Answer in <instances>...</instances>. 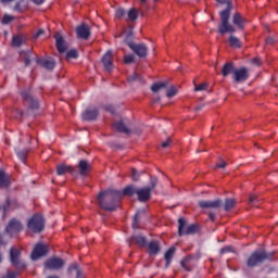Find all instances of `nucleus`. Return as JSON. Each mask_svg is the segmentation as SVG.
I'll return each mask as SVG.
<instances>
[{
	"instance_id": "f257e3e1",
	"label": "nucleus",
	"mask_w": 278,
	"mask_h": 278,
	"mask_svg": "<svg viewBox=\"0 0 278 278\" xmlns=\"http://www.w3.org/2000/svg\"><path fill=\"white\" fill-rule=\"evenodd\" d=\"M122 197H125L123 191L109 189L99 193L98 203L102 210H105L106 212H115L118 205H121Z\"/></svg>"
},
{
	"instance_id": "f03ea898",
	"label": "nucleus",
	"mask_w": 278,
	"mask_h": 278,
	"mask_svg": "<svg viewBox=\"0 0 278 278\" xmlns=\"http://www.w3.org/2000/svg\"><path fill=\"white\" fill-rule=\"evenodd\" d=\"M217 3H220V5H227V8L224 11L219 12L220 21L218 31L222 35L225 34H236V27L229 23V18H231V10L233 5L231 4V0H216Z\"/></svg>"
},
{
	"instance_id": "7ed1b4c3",
	"label": "nucleus",
	"mask_w": 278,
	"mask_h": 278,
	"mask_svg": "<svg viewBox=\"0 0 278 278\" xmlns=\"http://www.w3.org/2000/svg\"><path fill=\"white\" fill-rule=\"evenodd\" d=\"M123 194L127 197H132V194H137L138 201H140V203H147V201L151 199V188L143 187L138 189L135 186H128L124 188Z\"/></svg>"
},
{
	"instance_id": "20e7f679",
	"label": "nucleus",
	"mask_w": 278,
	"mask_h": 278,
	"mask_svg": "<svg viewBox=\"0 0 278 278\" xmlns=\"http://www.w3.org/2000/svg\"><path fill=\"white\" fill-rule=\"evenodd\" d=\"M273 257V254L266 252V251H255L250 255L248 258V266L249 268H255L258 264H262L263 262H266V260H270Z\"/></svg>"
},
{
	"instance_id": "39448f33",
	"label": "nucleus",
	"mask_w": 278,
	"mask_h": 278,
	"mask_svg": "<svg viewBox=\"0 0 278 278\" xmlns=\"http://www.w3.org/2000/svg\"><path fill=\"white\" fill-rule=\"evenodd\" d=\"M131 36H134V33L129 31L125 39L126 45L129 46L131 51H134V53H136V55H138L139 58H147L149 53V49L147 48V45L144 43L136 45L132 41H129V38H131Z\"/></svg>"
},
{
	"instance_id": "423d86ee",
	"label": "nucleus",
	"mask_w": 278,
	"mask_h": 278,
	"mask_svg": "<svg viewBox=\"0 0 278 278\" xmlns=\"http://www.w3.org/2000/svg\"><path fill=\"white\" fill-rule=\"evenodd\" d=\"M28 229L34 233H40L45 229V217L41 215H34L27 224Z\"/></svg>"
},
{
	"instance_id": "0eeeda50",
	"label": "nucleus",
	"mask_w": 278,
	"mask_h": 278,
	"mask_svg": "<svg viewBox=\"0 0 278 278\" xmlns=\"http://www.w3.org/2000/svg\"><path fill=\"white\" fill-rule=\"evenodd\" d=\"M66 262L64 261V258L53 256L45 262V268H47V270H62Z\"/></svg>"
},
{
	"instance_id": "6e6552de",
	"label": "nucleus",
	"mask_w": 278,
	"mask_h": 278,
	"mask_svg": "<svg viewBox=\"0 0 278 278\" xmlns=\"http://www.w3.org/2000/svg\"><path fill=\"white\" fill-rule=\"evenodd\" d=\"M178 224H179L178 226L179 236H190L191 233H197L199 229L194 224L186 227V219L184 218H179Z\"/></svg>"
},
{
	"instance_id": "1a4fd4ad",
	"label": "nucleus",
	"mask_w": 278,
	"mask_h": 278,
	"mask_svg": "<svg viewBox=\"0 0 278 278\" xmlns=\"http://www.w3.org/2000/svg\"><path fill=\"white\" fill-rule=\"evenodd\" d=\"M129 127H131V122L125 117L114 123V128L116 131H119V134H131Z\"/></svg>"
},
{
	"instance_id": "9d476101",
	"label": "nucleus",
	"mask_w": 278,
	"mask_h": 278,
	"mask_svg": "<svg viewBox=\"0 0 278 278\" xmlns=\"http://www.w3.org/2000/svg\"><path fill=\"white\" fill-rule=\"evenodd\" d=\"M5 231L10 236H16V233L23 231V224H21L16 218H13L9 222Z\"/></svg>"
},
{
	"instance_id": "9b49d317",
	"label": "nucleus",
	"mask_w": 278,
	"mask_h": 278,
	"mask_svg": "<svg viewBox=\"0 0 278 278\" xmlns=\"http://www.w3.org/2000/svg\"><path fill=\"white\" fill-rule=\"evenodd\" d=\"M47 253H49V249L47 248V245L38 243L33 250L31 260L36 262L37 260H40V257H45Z\"/></svg>"
},
{
	"instance_id": "f8f14e48",
	"label": "nucleus",
	"mask_w": 278,
	"mask_h": 278,
	"mask_svg": "<svg viewBox=\"0 0 278 278\" xmlns=\"http://www.w3.org/2000/svg\"><path fill=\"white\" fill-rule=\"evenodd\" d=\"M232 77L237 84H242V81L249 79V70H247V67L236 68Z\"/></svg>"
},
{
	"instance_id": "ddd939ff",
	"label": "nucleus",
	"mask_w": 278,
	"mask_h": 278,
	"mask_svg": "<svg viewBox=\"0 0 278 278\" xmlns=\"http://www.w3.org/2000/svg\"><path fill=\"white\" fill-rule=\"evenodd\" d=\"M21 94L23 101H25L31 110H38V100L34 99L30 90H24Z\"/></svg>"
},
{
	"instance_id": "4468645a",
	"label": "nucleus",
	"mask_w": 278,
	"mask_h": 278,
	"mask_svg": "<svg viewBox=\"0 0 278 278\" xmlns=\"http://www.w3.org/2000/svg\"><path fill=\"white\" fill-rule=\"evenodd\" d=\"M10 257L13 266H15L16 268H25V264L21 263V260H18V257H21V252L18 251V249L11 248Z\"/></svg>"
},
{
	"instance_id": "2eb2a0df",
	"label": "nucleus",
	"mask_w": 278,
	"mask_h": 278,
	"mask_svg": "<svg viewBox=\"0 0 278 278\" xmlns=\"http://www.w3.org/2000/svg\"><path fill=\"white\" fill-rule=\"evenodd\" d=\"M77 38L81 40H88L90 38V26L88 24H81L76 28Z\"/></svg>"
},
{
	"instance_id": "dca6fc26",
	"label": "nucleus",
	"mask_w": 278,
	"mask_h": 278,
	"mask_svg": "<svg viewBox=\"0 0 278 278\" xmlns=\"http://www.w3.org/2000/svg\"><path fill=\"white\" fill-rule=\"evenodd\" d=\"M37 64H40L47 71H53L55 68V60L53 58L37 59Z\"/></svg>"
},
{
	"instance_id": "f3484780",
	"label": "nucleus",
	"mask_w": 278,
	"mask_h": 278,
	"mask_svg": "<svg viewBox=\"0 0 278 278\" xmlns=\"http://www.w3.org/2000/svg\"><path fill=\"white\" fill-rule=\"evenodd\" d=\"M90 168H92V165L86 161V160H81L78 163V169H79V175L81 177H88V173H90Z\"/></svg>"
},
{
	"instance_id": "a211bd4d",
	"label": "nucleus",
	"mask_w": 278,
	"mask_h": 278,
	"mask_svg": "<svg viewBox=\"0 0 278 278\" xmlns=\"http://www.w3.org/2000/svg\"><path fill=\"white\" fill-rule=\"evenodd\" d=\"M102 64L105 71H112L114 68V63L112 62V50L106 51V53L102 56Z\"/></svg>"
},
{
	"instance_id": "6ab92c4d",
	"label": "nucleus",
	"mask_w": 278,
	"mask_h": 278,
	"mask_svg": "<svg viewBox=\"0 0 278 278\" xmlns=\"http://www.w3.org/2000/svg\"><path fill=\"white\" fill-rule=\"evenodd\" d=\"M54 38H55L56 49H58L59 53H65L66 52V42L64 41V37H62V35H60L59 33H56L54 35Z\"/></svg>"
},
{
	"instance_id": "aec40b11",
	"label": "nucleus",
	"mask_w": 278,
	"mask_h": 278,
	"mask_svg": "<svg viewBox=\"0 0 278 278\" xmlns=\"http://www.w3.org/2000/svg\"><path fill=\"white\" fill-rule=\"evenodd\" d=\"M200 207H202L203 210H207L210 207L216 208V207H220V205H223V201L222 200H215V201H200L199 202Z\"/></svg>"
},
{
	"instance_id": "412c9836",
	"label": "nucleus",
	"mask_w": 278,
	"mask_h": 278,
	"mask_svg": "<svg viewBox=\"0 0 278 278\" xmlns=\"http://www.w3.org/2000/svg\"><path fill=\"white\" fill-rule=\"evenodd\" d=\"M97 116H99V110L98 109L86 110L83 113V119L84 121H97Z\"/></svg>"
},
{
	"instance_id": "4be33fe9",
	"label": "nucleus",
	"mask_w": 278,
	"mask_h": 278,
	"mask_svg": "<svg viewBox=\"0 0 278 278\" xmlns=\"http://www.w3.org/2000/svg\"><path fill=\"white\" fill-rule=\"evenodd\" d=\"M232 23L239 29H244V23H247V20L240 13H235L232 16Z\"/></svg>"
},
{
	"instance_id": "5701e85b",
	"label": "nucleus",
	"mask_w": 278,
	"mask_h": 278,
	"mask_svg": "<svg viewBox=\"0 0 278 278\" xmlns=\"http://www.w3.org/2000/svg\"><path fill=\"white\" fill-rule=\"evenodd\" d=\"M58 175H66V173H71V175H75V168L68 166V165H59L56 167Z\"/></svg>"
},
{
	"instance_id": "b1692460",
	"label": "nucleus",
	"mask_w": 278,
	"mask_h": 278,
	"mask_svg": "<svg viewBox=\"0 0 278 278\" xmlns=\"http://www.w3.org/2000/svg\"><path fill=\"white\" fill-rule=\"evenodd\" d=\"M8 186H10V175L0 169V188H8Z\"/></svg>"
},
{
	"instance_id": "393cba45",
	"label": "nucleus",
	"mask_w": 278,
	"mask_h": 278,
	"mask_svg": "<svg viewBox=\"0 0 278 278\" xmlns=\"http://www.w3.org/2000/svg\"><path fill=\"white\" fill-rule=\"evenodd\" d=\"M150 255H157L160 253V241H152L148 244Z\"/></svg>"
},
{
	"instance_id": "a878e982",
	"label": "nucleus",
	"mask_w": 278,
	"mask_h": 278,
	"mask_svg": "<svg viewBox=\"0 0 278 278\" xmlns=\"http://www.w3.org/2000/svg\"><path fill=\"white\" fill-rule=\"evenodd\" d=\"M164 88H168V83L163 81V83H155L151 86V90L154 93H157L162 90H164Z\"/></svg>"
},
{
	"instance_id": "bb28decb",
	"label": "nucleus",
	"mask_w": 278,
	"mask_h": 278,
	"mask_svg": "<svg viewBox=\"0 0 278 278\" xmlns=\"http://www.w3.org/2000/svg\"><path fill=\"white\" fill-rule=\"evenodd\" d=\"M236 68L233 67V63H226L224 67L222 68V75L224 77H228V75H231Z\"/></svg>"
},
{
	"instance_id": "cd10ccee",
	"label": "nucleus",
	"mask_w": 278,
	"mask_h": 278,
	"mask_svg": "<svg viewBox=\"0 0 278 278\" xmlns=\"http://www.w3.org/2000/svg\"><path fill=\"white\" fill-rule=\"evenodd\" d=\"M67 270L70 275H73V271L76 270V278H81V270L79 269V265L77 263L70 265Z\"/></svg>"
},
{
	"instance_id": "c85d7f7f",
	"label": "nucleus",
	"mask_w": 278,
	"mask_h": 278,
	"mask_svg": "<svg viewBox=\"0 0 278 278\" xmlns=\"http://www.w3.org/2000/svg\"><path fill=\"white\" fill-rule=\"evenodd\" d=\"M20 55L24 60L25 66H29V64H31V52L22 51L20 52Z\"/></svg>"
},
{
	"instance_id": "c756f323",
	"label": "nucleus",
	"mask_w": 278,
	"mask_h": 278,
	"mask_svg": "<svg viewBox=\"0 0 278 278\" xmlns=\"http://www.w3.org/2000/svg\"><path fill=\"white\" fill-rule=\"evenodd\" d=\"M174 255H175V247H172L165 253L166 267L170 266V260H173Z\"/></svg>"
},
{
	"instance_id": "7c9ffc66",
	"label": "nucleus",
	"mask_w": 278,
	"mask_h": 278,
	"mask_svg": "<svg viewBox=\"0 0 278 278\" xmlns=\"http://www.w3.org/2000/svg\"><path fill=\"white\" fill-rule=\"evenodd\" d=\"M229 45L230 47H233L236 49H240V47H242V43L240 42V39H238V37L231 35L229 37Z\"/></svg>"
},
{
	"instance_id": "2f4dec72",
	"label": "nucleus",
	"mask_w": 278,
	"mask_h": 278,
	"mask_svg": "<svg viewBox=\"0 0 278 278\" xmlns=\"http://www.w3.org/2000/svg\"><path fill=\"white\" fill-rule=\"evenodd\" d=\"M22 45H25V38H23V36L16 35L12 38L13 47H21Z\"/></svg>"
},
{
	"instance_id": "473e14b6",
	"label": "nucleus",
	"mask_w": 278,
	"mask_h": 278,
	"mask_svg": "<svg viewBox=\"0 0 278 278\" xmlns=\"http://www.w3.org/2000/svg\"><path fill=\"white\" fill-rule=\"evenodd\" d=\"M16 155L21 162H25L27 160V153H29V150L24 149V150H15Z\"/></svg>"
},
{
	"instance_id": "72a5a7b5",
	"label": "nucleus",
	"mask_w": 278,
	"mask_h": 278,
	"mask_svg": "<svg viewBox=\"0 0 278 278\" xmlns=\"http://www.w3.org/2000/svg\"><path fill=\"white\" fill-rule=\"evenodd\" d=\"M125 18L126 21H136L138 18V11L130 9Z\"/></svg>"
},
{
	"instance_id": "f704fd0d",
	"label": "nucleus",
	"mask_w": 278,
	"mask_h": 278,
	"mask_svg": "<svg viewBox=\"0 0 278 278\" xmlns=\"http://www.w3.org/2000/svg\"><path fill=\"white\" fill-rule=\"evenodd\" d=\"M131 242H136L139 247H144V244H147V238L142 236L132 237Z\"/></svg>"
},
{
	"instance_id": "c9c22d12",
	"label": "nucleus",
	"mask_w": 278,
	"mask_h": 278,
	"mask_svg": "<svg viewBox=\"0 0 278 278\" xmlns=\"http://www.w3.org/2000/svg\"><path fill=\"white\" fill-rule=\"evenodd\" d=\"M233 205H236V200L227 199L225 201L224 210H226V212H229V210H232Z\"/></svg>"
},
{
	"instance_id": "e433bc0d",
	"label": "nucleus",
	"mask_w": 278,
	"mask_h": 278,
	"mask_svg": "<svg viewBox=\"0 0 278 278\" xmlns=\"http://www.w3.org/2000/svg\"><path fill=\"white\" fill-rule=\"evenodd\" d=\"M66 58H67V60H76V58H79V53L77 52L76 49H72V50L67 51Z\"/></svg>"
},
{
	"instance_id": "4c0bfd02",
	"label": "nucleus",
	"mask_w": 278,
	"mask_h": 278,
	"mask_svg": "<svg viewBox=\"0 0 278 278\" xmlns=\"http://www.w3.org/2000/svg\"><path fill=\"white\" fill-rule=\"evenodd\" d=\"M208 87H210V85H207V83H203L199 86L195 85L194 92H203V91L207 90Z\"/></svg>"
},
{
	"instance_id": "58836bf2",
	"label": "nucleus",
	"mask_w": 278,
	"mask_h": 278,
	"mask_svg": "<svg viewBox=\"0 0 278 278\" xmlns=\"http://www.w3.org/2000/svg\"><path fill=\"white\" fill-rule=\"evenodd\" d=\"M175 94H177V87L175 86H172L167 89V92H166V97H168V99L175 97Z\"/></svg>"
},
{
	"instance_id": "ea45409f",
	"label": "nucleus",
	"mask_w": 278,
	"mask_h": 278,
	"mask_svg": "<svg viewBox=\"0 0 278 278\" xmlns=\"http://www.w3.org/2000/svg\"><path fill=\"white\" fill-rule=\"evenodd\" d=\"M128 81H142V76L138 73H134L132 75L128 76Z\"/></svg>"
},
{
	"instance_id": "a19ab883",
	"label": "nucleus",
	"mask_w": 278,
	"mask_h": 278,
	"mask_svg": "<svg viewBox=\"0 0 278 278\" xmlns=\"http://www.w3.org/2000/svg\"><path fill=\"white\" fill-rule=\"evenodd\" d=\"M115 16L117 18H123L124 16H127V12L125 11V9H117L115 11Z\"/></svg>"
},
{
	"instance_id": "79ce46f5",
	"label": "nucleus",
	"mask_w": 278,
	"mask_h": 278,
	"mask_svg": "<svg viewBox=\"0 0 278 278\" xmlns=\"http://www.w3.org/2000/svg\"><path fill=\"white\" fill-rule=\"evenodd\" d=\"M260 199H257V197L255 194H251L249 198V204L250 205H255V203H258Z\"/></svg>"
},
{
	"instance_id": "37998d69",
	"label": "nucleus",
	"mask_w": 278,
	"mask_h": 278,
	"mask_svg": "<svg viewBox=\"0 0 278 278\" xmlns=\"http://www.w3.org/2000/svg\"><path fill=\"white\" fill-rule=\"evenodd\" d=\"M11 21H14V16L4 15L3 18H2V24L8 25V23H11Z\"/></svg>"
},
{
	"instance_id": "c03bdc74",
	"label": "nucleus",
	"mask_w": 278,
	"mask_h": 278,
	"mask_svg": "<svg viewBox=\"0 0 278 278\" xmlns=\"http://www.w3.org/2000/svg\"><path fill=\"white\" fill-rule=\"evenodd\" d=\"M134 60H135L134 54H129V55L124 56L125 64H131V62H134Z\"/></svg>"
},
{
	"instance_id": "a18cd8bd",
	"label": "nucleus",
	"mask_w": 278,
	"mask_h": 278,
	"mask_svg": "<svg viewBox=\"0 0 278 278\" xmlns=\"http://www.w3.org/2000/svg\"><path fill=\"white\" fill-rule=\"evenodd\" d=\"M131 178L134 181H138V179H140V174H138V170L131 169Z\"/></svg>"
},
{
	"instance_id": "49530a36",
	"label": "nucleus",
	"mask_w": 278,
	"mask_h": 278,
	"mask_svg": "<svg viewBox=\"0 0 278 278\" xmlns=\"http://www.w3.org/2000/svg\"><path fill=\"white\" fill-rule=\"evenodd\" d=\"M155 186H157V178L151 179L150 187H147V188H151V192H153V190H155Z\"/></svg>"
},
{
	"instance_id": "de8ad7c7",
	"label": "nucleus",
	"mask_w": 278,
	"mask_h": 278,
	"mask_svg": "<svg viewBox=\"0 0 278 278\" xmlns=\"http://www.w3.org/2000/svg\"><path fill=\"white\" fill-rule=\"evenodd\" d=\"M13 116H14L15 118H21V116H23V111H21V110H18V109H15V110L13 111Z\"/></svg>"
},
{
	"instance_id": "09e8293b",
	"label": "nucleus",
	"mask_w": 278,
	"mask_h": 278,
	"mask_svg": "<svg viewBox=\"0 0 278 278\" xmlns=\"http://www.w3.org/2000/svg\"><path fill=\"white\" fill-rule=\"evenodd\" d=\"M225 166H227V162L219 160L218 163L216 164L217 168H225Z\"/></svg>"
},
{
	"instance_id": "8fccbe9b",
	"label": "nucleus",
	"mask_w": 278,
	"mask_h": 278,
	"mask_svg": "<svg viewBox=\"0 0 278 278\" xmlns=\"http://www.w3.org/2000/svg\"><path fill=\"white\" fill-rule=\"evenodd\" d=\"M170 143H172V140H170V138H168L166 141L162 142V148L163 149H167V147H169Z\"/></svg>"
},
{
	"instance_id": "3c124183",
	"label": "nucleus",
	"mask_w": 278,
	"mask_h": 278,
	"mask_svg": "<svg viewBox=\"0 0 278 278\" xmlns=\"http://www.w3.org/2000/svg\"><path fill=\"white\" fill-rule=\"evenodd\" d=\"M275 42H277V39L273 38V37H268L266 39V45H275Z\"/></svg>"
},
{
	"instance_id": "603ef678",
	"label": "nucleus",
	"mask_w": 278,
	"mask_h": 278,
	"mask_svg": "<svg viewBox=\"0 0 278 278\" xmlns=\"http://www.w3.org/2000/svg\"><path fill=\"white\" fill-rule=\"evenodd\" d=\"M224 253H231V247H226L220 250V254L224 255Z\"/></svg>"
},
{
	"instance_id": "864d4df0",
	"label": "nucleus",
	"mask_w": 278,
	"mask_h": 278,
	"mask_svg": "<svg viewBox=\"0 0 278 278\" xmlns=\"http://www.w3.org/2000/svg\"><path fill=\"white\" fill-rule=\"evenodd\" d=\"M187 264H188V258H185V260L181 261L182 268H185L186 270H189Z\"/></svg>"
},
{
	"instance_id": "5fc2aeb1",
	"label": "nucleus",
	"mask_w": 278,
	"mask_h": 278,
	"mask_svg": "<svg viewBox=\"0 0 278 278\" xmlns=\"http://www.w3.org/2000/svg\"><path fill=\"white\" fill-rule=\"evenodd\" d=\"M138 216H139V213H136L135 218H134V223H132V227H134L135 229H136V227H137Z\"/></svg>"
},
{
	"instance_id": "6e6d98bb",
	"label": "nucleus",
	"mask_w": 278,
	"mask_h": 278,
	"mask_svg": "<svg viewBox=\"0 0 278 278\" xmlns=\"http://www.w3.org/2000/svg\"><path fill=\"white\" fill-rule=\"evenodd\" d=\"M35 5H42L45 3V0H31Z\"/></svg>"
},
{
	"instance_id": "4d7b16f0",
	"label": "nucleus",
	"mask_w": 278,
	"mask_h": 278,
	"mask_svg": "<svg viewBox=\"0 0 278 278\" xmlns=\"http://www.w3.org/2000/svg\"><path fill=\"white\" fill-rule=\"evenodd\" d=\"M208 218H210L212 222L216 220V214H215V213H210V214H208Z\"/></svg>"
},
{
	"instance_id": "13d9d810",
	"label": "nucleus",
	"mask_w": 278,
	"mask_h": 278,
	"mask_svg": "<svg viewBox=\"0 0 278 278\" xmlns=\"http://www.w3.org/2000/svg\"><path fill=\"white\" fill-rule=\"evenodd\" d=\"M252 62H253V64H257V66H260V64H262V62L257 58L253 59Z\"/></svg>"
},
{
	"instance_id": "bf43d9fd",
	"label": "nucleus",
	"mask_w": 278,
	"mask_h": 278,
	"mask_svg": "<svg viewBox=\"0 0 278 278\" xmlns=\"http://www.w3.org/2000/svg\"><path fill=\"white\" fill-rule=\"evenodd\" d=\"M203 108H204L203 104L195 106V112H201V110H203Z\"/></svg>"
},
{
	"instance_id": "052dcab7",
	"label": "nucleus",
	"mask_w": 278,
	"mask_h": 278,
	"mask_svg": "<svg viewBox=\"0 0 278 278\" xmlns=\"http://www.w3.org/2000/svg\"><path fill=\"white\" fill-rule=\"evenodd\" d=\"M12 1L14 0H0V2L3 3V5H5L7 3H12Z\"/></svg>"
},
{
	"instance_id": "680f3d73",
	"label": "nucleus",
	"mask_w": 278,
	"mask_h": 278,
	"mask_svg": "<svg viewBox=\"0 0 278 278\" xmlns=\"http://www.w3.org/2000/svg\"><path fill=\"white\" fill-rule=\"evenodd\" d=\"M40 34H42V30H39V31L35 35V38H38V36H40Z\"/></svg>"
},
{
	"instance_id": "e2e57ef3",
	"label": "nucleus",
	"mask_w": 278,
	"mask_h": 278,
	"mask_svg": "<svg viewBox=\"0 0 278 278\" xmlns=\"http://www.w3.org/2000/svg\"><path fill=\"white\" fill-rule=\"evenodd\" d=\"M48 278H60L59 276H49Z\"/></svg>"
},
{
	"instance_id": "0e129e2a",
	"label": "nucleus",
	"mask_w": 278,
	"mask_h": 278,
	"mask_svg": "<svg viewBox=\"0 0 278 278\" xmlns=\"http://www.w3.org/2000/svg\"><path fill=\"white\" fill-rule=\"evenodd\" d=\"M20 5H21V4L17 3V4L15 5V10H18Z\"/></svg>"
},
{
	"instance_id": "69168bd1",
	"label": "nucleus",
	"mask_w": 278,
	"mask_h": 278,
	"mask_svg": "<svg viewBox=\"0 0 278 278\" xmlns=\"http://www.w3.org/2000/svg\"><path fill=\"white\" fill-rule=\"evenodd\" d=\"M2 260H3V256L0 254V262H2Z\"/></svg>"
},
{
	"instance_id": "338daca9",
	"label": "nucleus",
	"mask_w": 278,
	"mask_h": 278,
	"mask_svg": "<svg viewBox=\"0 0 278 278\" xmlns=\"http://www.w3.org/2000/svg\"><path fill=\"white\" fill-rule=\"evenodd\" d=\"M141 3H147V0H141Z\"/></svg>"
},
{
	"instance_id": "774afa93",
	"label": "nucleus",
	"mask_w": 278,
	"mask_h": 278,
	"mask_svg": "<svg viewBox=\"0 0 278 278\" xmlns=\"http://www.w3.org/2000/svg\"><path fill=\"white\" fill-rule=\"evenodd\" d=\"M153 101H154V103H157V101H160V98L157 100H153Z\"/></svg>"
}]
</instances>
